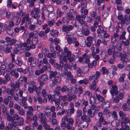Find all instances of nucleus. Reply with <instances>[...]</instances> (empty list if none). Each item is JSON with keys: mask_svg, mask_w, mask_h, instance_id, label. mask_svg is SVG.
I'll use <instances>...</instances> for the list:
<instances>
[{"mask_svg": "<svg viewBox=\"0 0 130 130\" xmlns=\"http://www.w3.org/2000/svg\"><path fill=\"white\" fill-rule=\"evenodd\" d=\"M88 10L87 9H85L84 10V14H82L81 15H77L76 19V20L78 21L80 25L82 26L85 23V21L84 20L86 18V15H87L88 13Z\"/></svg>", "mask_w": 130, "mask_h": 130, "instance_id": "nucleus-1", "label": "nucleus"}, {"mask_svg": "<svg viewBox=\"0 0 130 130\" xmlns=\"http://www.w3.org/2000/svg\"><path fill=\"white\" fill-rule=\"evenodd\" d=\"M115 55H116L117 57L121 58V60L123 63H124L126 65L127 62H130V59L126 58L127 55L126 54H123L122 53H113V56H115Z\"/></svg>", "mask_w": 130, "mask_h": 130, "instance_id": "nucleus-2", "label": "nucleus"}, {"mask_svg": "<svg viewBox=\"0 0 130 130\" xmlns=\"http://www.w3.org/2000/svg\"><path fill=\"white\" fill-rule=\"evenodd\" d=\"M34 10L35 13H34V11L32 10L30 12V15L35 19L39 18L40 16L38 14L40 12V9L39 8L35 7L34 8Z\"/></svg>", "mask_w": 130, "mask_h": 130, "instance_id": "nucleus-3", "label": "nucleus"}, {"mask_svg": "<svg viewBox=\"0 0 130 130\" xmlns=\"http://www.w3.org/2000/svg\"><path fill=\"white\" fill-rule=\"evenodd\" d=\"M64 55H65L64 52L61 50H60L57 53V56L59 57L60 60H62L64 62H67L68 61V58L67 56H64Z\"/></svg>", "mask_w": 130, "mask_h": 130, "instance_id": "nucleus-4", "label": "nucleus"}, {"mask_svg": "<svg viewBox=\"0 0 130 130\" xmlns=\"http://www.w3.org/2000/svg\"><path fill=\"white\" fill-rule=\"evenodd\" d=\"M76 14V11H75L73 9H70L67 13V17L70 20H72L73 18V14Z\"/></svg>", "mask_w": 130, "mask_h": 130, "instance_id": "nucleus-5", "label": "nucleus"}, {"mask_svg": "<svg viewBox=\"0 0 130 130\" xmlns=\"http://www.w3.org/2000/svg\"><path fill=\"white\" fill-rule=\"evenodd\" d=\"M24 119L21 117H20L19 120L17 121H15L13 122V126L15 127L17 125L21 126L24 124Z\"/></svg>", "mask_w": 130, "mask_h": 130, "instance_id": "nucleus-6", "label": "nucleus"}, {"mask_svg": "<svg viewBox=\"0 0 130 130\" xmlns=\"http://www.w3.org/2000/svg\"><path fill=\"white\" fill-rule=\"evenodd\" d=\"M8 72V73L11 74L12 76H14L15 78H18L19 76V73L18 72H15V69L11 70L10 69H8L7 71Z\"/></svg>", "mask_w": 130, "mask_h": 130, "instance_id": "nucleus-7", "label": "nucleus"}, {"mask_svg": "<svg viewBox=\"0 0 130 130\" xmlns=\"http://www.w3.org/2000/svg\"><path fill=\"white\" fill-rule=\"evenodd\" d=\"M73 35L71 33H69L66 37L67 42L68 44H70L73 43Z\"/></svg>", "mask_w": 130, "mask_h": 130, "instance_id": "nucleus-8", "label": "nucleus"}, {"mask_svg": "<svg viewBox=\"0 0 130 130\" xmlns=\"http://www.w3.org/2000/svg\"><path fill=\"white\" fill-rule=\"evenodd\" d=\"M100 75V72L96 71L95 73L93 75H91L89 77V79L90 80H91L94 78L96 80L99 78Z\"/></svg>", "mask_w": 130, "mask_h": 130, "instance_id": "nucleus-9", "label": "nucleus"}, {"mask_svg": "<svg viewBox=\"0 0 130 130\" xmlns=\"http://www.w3.org/2000/svg\"><path fill=\"white\" fill-rule=\"evenodd\" d=\"M74 28V26L72 25H69L68 26L63 25L62 27V29L63 31L68 33L73 29Z\"/></svg>", "mask_w": 130, "mask_h": 130, "instance_id": "nucleus-10", "label": "nucleus"}, {"mask_svg": "<svg viewBox=\"0 0 130 130\" xmlns=\"http://www.w3.org/2000/svg\"><path fill=\"white\" fill-rule=\"evenodd\" d=\"M81 3V8L80 12L82 14H83L84 12V9L87 7V2L86 0H82Z\"/></svg>", "mask_w": 130, "mask_h": 130, "instance_id": "nucleus-11", "label": "nucleus"}, {"mask_svg": "<svg viewBox=\"0 0 130 130\" xmlns=\"http://www.w3.org/2000/svg\"><path fill=\"white\" fill-rule=\"evenodd\" d=\"M112 96H113L114 95L115 96L117 95L118 93V91L117 90V87L116 85L112 87L111 90L110 91Z\"/></svg>", "mask_w": 130, "mask_h": 130, "instance_id": "nucleus-12", "label": "nucleus"}, {"mask_svg": "<svg viewBox=\"0 0 130 130\" xmlns=\"http://www.w3.org/2000/svg\"><path fill=\"white\" fill-rule=\"evenodd\" d=\"M61 78L59 76H57L55 77L52 80V82L53 84L60 83L61 81Z\"/></svg>", "mask_w": 130, "mask_h": 130, "instance_id": "nucleus-13", "label": "nucleus"}, {"mask_svg": "<svg viewBox=\"0 0 130 130\" xmlns=\"http://www.w3.org/2000/svg\"><path fill=\"white\" fill-rule=\"evenodd\" d=\"M29 85L28 87H32L35 91H36L38 89V88L35 85V83L33 81H30L28 83Z\"/></svg>", "mask_w": 130, "mask_h": 130, "instance_id": "nucleus-14", "label": "nucleus"}, {"mask_svg": "<svg viewBox=\"0 0 130 130\" xmlns=\"http://www.w3.org/2000/svg\"><path fill=\"white\" fill-rule=\"evenodd\" d=\"M29 15L28 14H27L25 17H24V18L26 21L25 24L26 26V27H27L31 23V22L29 21L31 20V19L29 17Z\"/></svg>", "mask_w": 130, "mask_h": 130, "instance_id": "nucleus-15", "label": "nucleus"}, {"mask_svg": "<svg viewBox=\"0 0 130 130\" xmlns=\"http://www.w3.org/2000/svg\"><path fill=\"white\" fill-rule=\"evenodd\" d=\"M124 121H122L121 122V125L122 126L124 127L126 124H127L128 123H129L130 124V120L128 117L124 118Z\"/></svg>", "mask_w": 130, "mask_h": 130, "instance_id": "nucleus-16", "label": "nucleus"}, {"mask_svg": "<svg viewBox=\"0 0 130 130\" xmlns=\"http://www.w3.org/2000/svg\"><path fill=\"white\" fill-rule=\"evenodd\" d=\"M88 123L85 122L84 121H83V122L79 123L78 126L81 127L86 128L88 127Z\"/></svg>", "mask_w": 130, "mask_h": 130, "instance_id": "nucleus-17", "label": "nucleus"}, {"mask_svg": "<svg viewBox=\"0 0 130 130\" xmlns=\"http://www.w3.org/2000/svg\"><path fill=\"white\" fill-rule=\"evenodd\" d=\"M6 119L7 120L9 121H11L12 122V127L13 126V122L14 121H13V116H11L7 112H6Z\"/></svg>", "mask_w": 130, "mask_h": 130, "instance_id": "nucleus-18", "label": "nucleus"}, {"mask_svg": "<svg viewBox=\"0 0 130 130\" xmlns=\"http://www.w3.org/2000/svg\"><path fill=\"white\" fill-rule=\"evenodd\" d=\"M54 93L55 95L57 96L58 97V99L60 100H62L63 99L62 96L61 95V93L58 91H54Z\"/></svg>", "mask_w": 130, "mask_h": 130, "instance_id": "nucleus-19", "label": "nucleus"}, {"mask_svg": "<svg viewBox=\"0 0 130 130\" xmlns=\"http://www.w3.org/2000/svg\"><path fill=\"white\" fill-rule=\"evenodd\" d=\"M39 36L40 37H43L44 39H46L47 38V36L45 34L44 32L43 31H40L38 34Z\"/></svg>", "mask_w": 130, "mask_h": 130, "instance_id": "nucleus-20", "label": "nucleus"}, {"mask_svg": "<svg viewBox=\"0 0 130 130\" xmlns=\"http://www.w3.org/2000/svg\"><path fill=\"white\" fill-rule=\"evenodd\" d=\"M81 119L82 120H84V121L85 122L87 123L90 122L91 121L90 118H89L88 117L86 116V115H84L82 116Z\"/></svg>", "mask_w": 130, "mask_h": 130, "instance_id": "nucleus-21", "label": "nucleus"}, {"mask_svg": "<svg viewBox=\"0 0 130 130\" xmlns=\"http://www.w3.org/2000/svg\"><path fill=\"white\" fill-rule=\"evenodd\" d=\"M95 97L96 99H98L100 102H104V98L100 94H95Z\"/></svg>", "mask_w": 130, "mask_h": 130, "instance_id": "nucleus-22", "label": "nucleus"}, {"mask_svg": "<svg viewBox=\"0 0 130 130\" xmlns=\"http://www.w3.org/2000/svg\"><path fill=\"white\" fill-rule=\"evenodd\" d=\"M12 48V47L10 45L8 44L7 45V47L4 50V52L6 53H9L11 52V49Z\"/></svg>", "mask_w": 130, "mask_h": 130, "instance_id": "nucleus-23", "label": "nucleus"}, {"mask_svg": "<svg viewBox=\"0 0 130 130\" xmlns=\"http://www.w3.org/2000/svg\"><path fill=\"white\" fill-rule=\"evenodd\" d=\"M57 74V72L55 71L53 72L52 71H51L50 72L49 74V78L50 79H51L53 77H56V76Z\"/></svg>", "mask_w": 130, "mask_h": 130, "instance_id": "nucleus-24", "label": "nucleus"}, {"mask_svg": "<svg viewBox=\"0 0 130 130\" xmlns=\"http://www.w3.org/2000/svg\"><path fill=\"white\" fill-rule=\"evenodd\" d=\"M56 13L57 14V17L59 18L63 14V13L61 10V9L59 8H57Z\"/></svg>", "mask_w": 130, "mask_h": 130, "instance_id": "nucleus-25", "label": "nucleus"}, {"mask_svg": "<svg viewBox=\"0 0 130 130\" xmlns=\"http://www.w3.org/2000/svg\"><path fill=\"white\" fill-rule=\"evenodd\" d=\"M96 82L95 80L93 81V84H91L89 86V88L92 90H94L96 88Z\"/></svg>", "mask_w": 130, "mask_h": 130, "instance_id": "nucleus-26", "label": "nucleus"}, {"mask_svg": "<svg viewBox=\"0 0 130 130\" xmlns=\"http://www.w3.org/2000/svg\"><path fill=\"white\" fill-rule=\"evenodd\" d=\"M45 50H44L43 51V53L45 56V57H47L49 58H52L54 57V55L52 53H48L47 54L46 53H44V51H45Z\"/></svg>", "mask_w": 130, "mask_h": 130, "instance_id": "nucleus-27", "label": "nucleus"}, {"mask_svg": "<svg viewBox=\"0 0 130 130\" xmlns=\"http://www.w3.org/2000/svg\"><path fill=\"white\" fill-rule=\"evenodd\" d=\"M64 53L65 54H66L67 55H65L64 56H67L68 57V56H71V52L68 50V48L67 47H65L64 49Z\"/></svg>", "mask_w": 130, "mask_h": 130, "instance_id": "nucleus-28", "label": "nucleus"}, {"mask_svg": "<svg viewBox=\"0 0 130 130\" xmlns=\"http://www.w3.org/2000/svg\"><path fill=\"white\" fill-rule=\"evenodd\" d=\"M58 34V31L56 30H55L54 31L52 30L50 31V35L56 37L57 36Z\"/></svg>", "mask_w": 130, "mask_h": 130, "instance_id": "nucleus-29", "label": "nucleus"}, {"mask_svg": "<svg viewBox=\"0 0 130 130\" xmlns=\"http://www.w3.org/2000/svg\"><path fill=\"white\" fill-rule=\"evenodd\" d=\"M105 31L104 30L103 27L101 26H98V29L97 30V33L98 34H100L101 33H103Z\"/></svg>", "mask_w": 130, "mask_h": 130, "instance_id": "nucleus-30", "label": "nucleus"}, {"mask_svg": "<svg viewBox=\"0 0 130 130\" xmlns=\"http://www.w3.org/2000/svg\"><path fill=\"white\" fill-rule=\"evenodd\" d=\"M27 98L26 97H23L22 99V102L21 103H19L20 105H22L21 103L23 106L26 105H27V103L26 102V101L27 100Z\"/></svg>", "mask_w": 130, "mask_h": 130, "instance_id": "nucleus-31", "label": "nucleus"}, {"mask_svg": "<svg viewBox=\"0 0 130 130\" xmlns=\"http://www.w3.org/2000/svg\"><path fill=\"white\" fill-rule=\"evenodd\" d=\"M73 43L74 44V45L76 47H78L79 45V43L77 41V39L76 37L73 38Z\"/></svg>", "mask_w": 130, "mask_h": 130, "instance_id": "nucleus-32", "label": "nucleus"}, {"mask_svg": "<svg viewBox=\"0 0 130 130\" xmlns=\"http://www.w3.org/2000/svg\"><path fill=\"white\" fill-rule=\"evenodd\" d=\"M126 32L124 31L122 32V34L120 35L119 37L120 39V40H125L126 39L125 35Z\"/></svg>", "mask_w": 130, "mask_h": 130, "instance_id": "nucleus-33", "label": "nucleus"}, {"mask_svg": "<svg viewBox=\"0 0 130 130\" xmlns=\"http://www.w3.org/2000/svg\"><path fill=\"white\" fill-rule=\"evenodd\" d=\"M64 75L68 76V79L71 77L72 76L71 75V73L70 71H68L67 70H65L64 72Z\"/></svg>", "mask_w": 130, "mask_h": 130, "instance_id": "nucleus-34", "label": "nucleus"}, {"mask_svg": "<svg viewBox=\"0 0 130 130\" xmlns=\"http://www.w3.org/2000/svg\"><path fill=\"white\" fill-rule=\"evenodd\" d=\"M33 115V113L32 112L29 111H28L26 113L27 118L31 120L32 119L31 118H30V117H32Z\"/></svg>", "mask_w": 130, "mask_h": 130, "instance_id": "nucleus-35", "label": "nucleus"}, {"mask_svg": "<svg viewBox=\"0 0 130 130\" xmlns=\"http://www.w3.org/2000/svg\"><path fill=\"white\" fill-rule=\"evenodd\" d=\"M30 24L29 25L28 29L30 31L34 30L36 27V26L35 24Z\"/></svg>", "mask_w": 130, "mask_h": 130, "instance_id": "nucleus-36", "label": "nucleus"}, {"mask_svg": "<svg viewBox=\"0 0 130 130\" xmlns=\"http://www.w3.org/2000/svg\"><path fill=\"white\" fill-rule=\"evenodd\" d=\"M47 9V11L48 12H52L54 10V9L52 6L51 5H47L45 7Z\"/></svg>", "mask_w": 130, "mask_h": 130, "instance_id": "nucleus-37", "label": "nucleus"}, {"mask_svg": "<svg viewBox=\"0 0 130 130\" xmlns=\"http://www.w3.org/2000/svg\"><path fill=\"white\" fill-rule=\"evenodd\" d=\"M44 8H43L42 13L45 15L46 17H49L50 15L52 14L51 13L49 14V12L48 11L46 10H44Z\"/></svg>", "mask_w": 130, "mask_h": 130, "instance_id": "nucleus-38", "label": "nucleus"}, {"mask_svg": "<svg viewBox=\"0 0 130 130\" xmlns=\"http://www.w3.org/2000/svg\"><path fill=\"white\" fill-rule=\"evenodd\" d=\"M97 62L95 60H94L92 63H89L88 66L89 68H92L93 66H95Z\"/></svg>", "mask_w": 130, "mask_h": 130, "instance_id": "nucleus-39", "label": "nucleus"}, {"mask_svg": "<svg viewBox=\"0 0 130 130\" xmlns=\"http://www.w3.org/2000/svg\"><path fill=\"white\" fill-rule=\"evenodd\" d=\"M69 88H67L65 86H64L61 88V91L62 92H69Z\"/></svg>", "mask_w": 130, "mask_h": 130, "instance_id": "nucleus-40", "label": "nucleus"}, {"mask_svg": "<svg viewBox=\"0 0 130 130\" xmlns=\"http://www.w3.org/2000/svg\"><path fill=\"white\" fill-rule=\"evenodd\" d=\"M27 78L25 76H21L19 79L18 81L19 83H22V82L24 81L25 82H26L27 81Z\"/></svg>", "mask_w": 130, "mask_h": 130, "instance_id": "nucleus-41", "label": "nucleus"}, {"mask_svg": "<svg viewBox=\"0 0 130 130\" xmlns=\"http://www.w3.org/2000/svg\"><path fill=\"white\" fill-rule=\"evenodd\" d=\"M18 42V41L17 40L14 38H13L11 39L10 41V45H13L16 44L17 42Z\"/></svg>", "mask_w": 130, "mask_h": 130, "instance_id": "nucleus-42", "label": "nucleus"}, {"mask_svg": "<svg viewBox=\"0 0 130 130\" xmlns=\"http://www.w3.org/2000/svg\"><path fill=\"white\" fill-rule=\"evenodd\" d=\"M103 113L105 115H107L109 117L111 115V113L110 112L109 110L106 108L103 111Z\"/></svg>", "mask_w": 130, "mask_h": 130, "instance_id": "nucleus-43", "label": "nucleus"}, {"mask_svg": "<svg viewBox=\"0 0 130 130\" xmlns=\"http://www.w3.org/2000/svg\"><path fill=\"white\" fill-rule=\"evenodd\" d=\"M47 97L49 100H51L52 102L56 98L55 96L54 95H48Z\"/></svg>", "mask_w": 130, "mask_h": 130, "instance_id": "nucleus-44", "label": "nucleus"}, {"mask_svg": "<svg viewBox=\"0 0 130 130\" xmlns=\"http://www.w3.org/2000/svg\"><path fill=\"white\" fill-rule=\"evenodd\" d=\"M100 71L102 72V74L103 75H104L105 74H107L108 73L107 70L104 67H102V69L100 70Z\"/></svg>", "mask_w": 130, "mask_h": 130, "instance_id": "nucleus-45", "label": "nucleus"}, {"mask_svg": "<svg viewBox=\"0 0 130 130\" xmlns=\"http://www.w3.org/2000/svg\"><path fill=\"white\" fill-rule=\"evenodd\" d=\"M87 114L91 118H93L94 116V113L92 112V110L90 109L88 110Z\"/></svg>", "mask_w": 130, "mask_h": 130, "instance_id": "nucleus-46", "label": "nucleus"}, {"mask_svg": "<svg viewBox=\"0 0 130 130\" xmlns=\"http://www.w3.org/2000/svg\"><path fill=\"white\" fill-rule=\"evenodd\" d=\"M86 53L84 54L82 57H80L79 59V61L80 62H84L85 58H86Z\"/></svg>", "mask_w": 130, "mask_h": 130, "instance_id": "nucleus-47", "label": "nucleus"}, {"mask_svg": "<svg viewBox=\"0 0 130 130\" xmlns=\"http://www.w3.org/2000/svg\"><path fill=\"white\" fill-rule=\"evenodd\" d=\"M48 77L46 75L43 74L40 77V79H41L43 81H45L47 80L48 79Z\"/></svg>", "mask_w": 130, "mask_h": 130, "instance_id": "nucleus-48", "label": "nucleus"}, {"mask_svg": "<svg viewBox=\"0 0 130 130\" xmlns=\"http://www.w3.org/2000/svg\"><path fill=\"white\" fill-rule=\"evenodd\" d=\"M122 43L125 46H128L129 44V42L128 39L126 40L125 41L122 40Z\"/></svg>", "mask_w": 130, "mask_h": 130, "instance_id": "nucleus-49", "label": "nucleus"}, {"mask_svg": "<svg viewBox=\"0 0 130 130\" xmlns=\"http://www.w3.org/2000/svg\"><path fill=\"white\" fill-rule=\"evenodd\" d=\"M88 102L85 100H83L81 101L80 103V105H83L84 106H87L88 105Z\"/></svg>", "mask_w": 130, "mask_h": 130, "instance_id": "nucleus-50", "label": "nucleus"}, {"mask_svg": "<svg viewBox=\"0 0 130 130\" xmlns=\"http://www.w3.org/2000/svg\"><path fill=\"white\" fill-rule=\"evenodd\" d=\"M40 121L42 123L44 124H45L46 123L47 120L46 117L44 116H43V118L40 119Z\"/></svg>", "mask_w": 130, "mask_h": 130, "instance_id": "nucleus-51", "label": "nucleus"}, {"mask_svg": "<svg viewBox=\"0 0 130 130\" xmlns=\"http://www.w3.org/2000/svg\"><path fill=\"white\" fill-rule=\"evenodd\" d=\"M27 2L29 4V6L30 7H32L34 5V2L36 0H27Z\"/></svg>", "mask_w": 130, "mask_h": 130, "instance_id": "nucleus-52", "label": "nucleus"}, {"mask_svg": "<svg viewBox=\"0 0 130 130\" xmlns=\"http://www.w3.org/2000/svg\"><path fill=\"white\" fill-rule=\"evenodd\" d=\"M70 21L67 17H63L62 18V21L64 23H68Z\"/></svg>", "mask_w": 130, "mask_h": 130, "instance_id": "nucleus-53", "label": "nucleus"}, {"mask_svg": "<svg viewBox=\"0 0 130 130\" xmlns=\"http://www.w3.org/2000/svg\"><path fill=\"white\" fill-rule=\"evenodd\" d=\"M87 40L88 42L92 43V41H93L94 40L93 38L92 37L89 36L87 38Z\"/></svg>", "mask_w": 130, "mask_h": 130, "instance_id": "nucleus-54", "label": "nucleus"}, {"mask_svg": "<svg viewBox=\"0 0 130 130\" xmlns=\"http://www.w3.org/2000/svg\"><path fill=\"white\" fill-rule=\"evenodd\" d=\"M124 18L125 20L127 21V22L126 23V24L127 25L129 24V22H130V15H129L128 17V15H125L124 16Z\"/></svg>", "mask_w": 130, "mask_h": 130, "instance_id": "nucleus-55", "label": "nucleus"}, {"mask_svg": "<svg viewBox=\"0 0 130 130\" xmlns=\"http://www.w3.org/2000/svg\"><path fill=\"white\" fill-rule=\"evenodd\" d=\"M71 66H70L68 64V63H66L64 66V68L65 70H67V69H69V70H71Z\"/></svg>", "mask_w": 130, "mask_h": 130, "instance_id": "nucleus-56", "label": "nucleus"}, {"mask_svg": "<svg viewBox=\"0 0 130 130\" xmlns=\"http://www.w3.org/2000/svg\"><path fill=\"white\" fill-rule=\"evenodd\" d=\"M20 117H19L18 114H15L14 116H13V121H14V120L18 121Z\"/></svg>", "mask_w": 130, "mask_h": 130, "instance_id": "nucleus-57", "label": "nucleus"}, {"mask_svg": "<svg viewBox=\"0 0 130 130\" xmlns=\"http://www.w3.org/2000/svg\"><path fill=\"white\" fill-rule=\"evenodd\" d=\"M84 24L85 25L82 28V31H86V30H89V27L85 23Z\"/></svg>", "mask_w": 130, "mask_h": 130, "instance_id": "nucleus-58", "label": "nucleus"}, {"mask_svg": "<svg viewBox=\"0 0 130 130\" xmlns=\"http://www.w3.org/2000/svg\"><path fill=\"white\" fill-rule=\"evenodd\" d=\"M72 126L70 124H68L66 125V127L67 129L68 130H74V128L73 127H72Z\"/></svg>", "mask_w": 130, "mask_h": 130, "instance_id": "nucleus-59", "label": "nucleus"}, {"mask_svg": "<svg viewBox=\"0 0 130 130\" xmlns=\"http://www.w3.org/2000/svg\"><path fill=\"white\" fill-rule=\"evenodd\" d=\"M77 71L78 73H77V75L79 76H80L81 75V74L83 72V70L79 68H77Z\"/></svg>", "mask_w": 130, "mask_h": 130, "instance_id": "nucleus-60", "label": "nucleus"}, {"mask_svg": "<svg viewBox=\"0 0 130 130\" xmlns=\"http://www.w3.org/2000/svg\"><path fill=\"white\" fill-rule=\"evenodd\" d=\"M112 117L113 118L117 120L118 119V116L116 112L115 111H113L112 114Z\"/></svg>", "mask_w": 130, "mask_h": 130, "instance_id": "nucleus-61", "label": "nucleus"}, {"mask_svg": "<svg viewBox=\"0 0 130 130\" xmlns=\"http://www.w3.org/2000/svg\"><path fill=\"white\" fill-rule=\"evenodd\" d=\"M117 17L119 20H121L123 18V16L121 13L119 12L118 14Z\"/></svg>", "mask_w": 130, "mask_h": 130, "instance_id": "nucleus-62", "label": "nucleus"}, {"mask_svg": "<svg viewBox=\"0 0 130 130\" xmlns=\"http://www.w3.org/2000/svg\"><path fill=\"white\" fill-rule=\"evenodd\" d=\"M125 65V64L122 63V64L119 63L118 64L117 67L119 68L122 69L123 68Z\"/></svg>", "mask_w": 130, "mask_h": 130, "instance_id": "nucleus-63", "label": "nucleus"}, {"mask_svg": "<svg viewBox=\"0 0 130 130\" xmlns=\"http://www.w3.org/2000/svg\"><path fill=\"white\" fill-rule=\"evenodd\" d=\"M15 14L14 13H12L9 15V18L10 20H12L15 18Z\"/></svg>", "mask_w": 130, "mask_h": 130, "instance_id": "nucleus-64", "label": "nucleus"}]
</instances>
